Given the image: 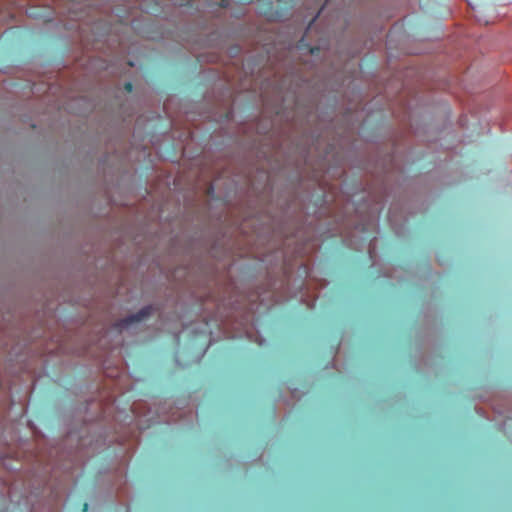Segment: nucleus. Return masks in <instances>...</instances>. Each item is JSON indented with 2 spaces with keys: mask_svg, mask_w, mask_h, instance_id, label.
Returning a JSON list of instances; mask_svg holds the SVG:
<instances>
[{
  "mask_svg": "<svg viewBox=\"0 0 512 512\" xmlns=\"http://www.w3.org/2000/svg\"><path fill=\"white\" fill-rule=\"evenodd\" d=\"M221 6H222V7H226V6H227V1L222 0V2H221Z\"/></svg>",
  "mask_w": 512,
  "mask_h": 512,
  "instance_id": "nucleus-4",
  "label": "nucleus"
},
{
  "mask_svg": "<svg viewBox=\"0 0 512 512\" xmlns=\"http://www.w3.org/2000/svg\"><path fill=\"white\" fill-rule=\"evenodd\" d=\"M83 512H86L88 510V504L87 503H84L83 504Z\"/></svg>",
  "mask_w": 512,
  "mask_h": 512,
  "instance_id": "nucleus-3",
  "label": "nucleus"
},
{
  "mask_svg": "<svg viewBox=\"0 0 512 512\" xmlns=\"http://www.w3.org/2000/svg\"><path fill=\"white\" fill-rule=\"evenodd\" d=\"M124 88H125V90H126L127 92H132V90H133V84H132L131 82H127V83H125Z\"/></svg>",
  "mask_w": 512,
  "mask_h": 512,
  "instance_id": "nucleus-2",
  "label": "nucleus"
},
{
  "mask_svg": "<svg viewBox=\"0 0 512 512\" xmlns=\"http://www.w3.org/2000/svg\"><path fill=\"white\" fill-rule=\"evenodd\" d=\"M152 310L153 308L151 306L144 307L137 313L122 319L117 326L119 328H125L133 323L141 322L151 315Z\"/></svg>",
  "mask_w": 512,
  "mask_h": 512,
  "instance_id": "nucleus-1",
  "label": "nucleus"
}]
</instances>
